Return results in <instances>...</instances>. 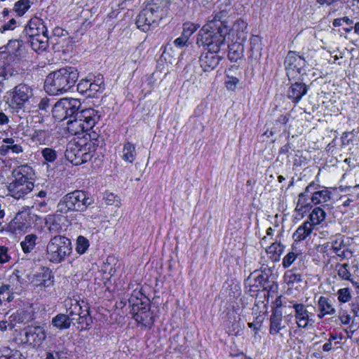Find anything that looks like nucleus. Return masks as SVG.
Segmentation results:
<instances>
[{"instance_id":"34","label":"nucleus","mask_w":359,"mask_h":359,"mask_svg":"<svg viewBox=\"0 0 359 359\" xmlns=\"http://www.w3.org/2000/svg\"><path fill=\"white\" fill-rule=\"evenodd\" d=\"M0 359H26L20 351L6 346H0Z\"/></svg>"},{"instance_id":"37","label":"nucleus","mask_w":359,"mask_h":359,"mask_svg":"<svg viewBox=\"0 0 359 359\" xmlns=\"http://www.w3.org/2000/svg\"><path fill=\"white\" fill-rule=\"evenodd\" d=\"M32 3L30 0H18L13 6V11L17 16H23L30 8Z\"/></svg>"},{"instance_id":"18","label":"nucleus","mask_w":359,"mask_h":359,"mask_svg":"<svg viewBox=\"0 0 359 359\" xmlns=\"http://www.w3.org/2000/svg\"><path fill=\"white\" fill-rule=\"evenodd\" d=\"M65 306L72 320H75V316H77V314L83 311V308H87L88 304L81 298L80 295L73 294L65 299Z\"/></svg>"},{"instance_id":"22","label":"nucleus","mask_w":359,"mask_h":359,"mask_svg":"<svg viewBox=\"0 0 359 359\" xmlns=\"http://www.w3.org/2000/svg\"><path fill=\"white\" fill-rule=\"evenodd\" d=\"M61 214L57 212L55 215H48L46 217L45 226L50 233H58L62 230L66 217Z\"/></svg>"},{"instance_id":"40","label":"nucleus","mask_w":359,"mask_h":359,"mask_svg":"<svg viewBox=\"0 0 359 359\" xmlns=\"http://www.w3.org/2000/svg\"><path fill=\"white\" fill-rule=\"evenodd\" d=\"M133 318L138 325L145 327L152 325L154 322L151 312H143L140 314H135Z\"/></svg>"},{"instance_id":"32","label":"nucleus","mask_w":359,"mask_h":359,"mask_svg":"<svg viewBox=\"0 0 359 359\" xmlns=\"http://www.w3.org/2000/svg\"><path fill=\"white\" fill-rule=\"evenodd\" d=\"M136 149L135 144L127 142L123 144L122 150V159L130 163H133L136 158Z\"/></svg>"},{"instance_id":"21","label":"nucleus","mask_w":359,"mask_h":359,"mask_svg":"<svg viewBox=\"0 0 359 359\" xmlns=\"http://www.w3.org/2000/svg\"><path fill=\"white\" fill-rule=\"evenodd\" d=\"M332 192L327 188L324 187L321 190L315 191L311 193V201L315 204H321V206L330 210L333 206L328 203L331 200Z\"/></svg>"},{"instance_id":"53","label":"nucleus","mask_w":359,"mask_h":359,"mask_svg":"<svg viewBox=\"0 0 359 359\" xmlns=\"http://www.w3.org/2000/svg\"><path fill=\"white\" fill-rule=\"evenodd\" d=\"M66 353L64 351H49L46 352L45 359H60L65 357Z\"/></svg>"},{"instance_id":"42","label":"nucleus","mask_w":359,"mask_h":359,"mask_svg":"<svg viewBox=\"0 0 359 359\" xmlns=\"http://www.w3.org/2000/svg\"><path fill=\"white\" fill-rule=\"evenodd\" d=\"M89 246V241L86 237L83 236L77 237L75 250L79 255H83L86 253Z\"/></svg>"},{"instance_id":"14","label":"nucleus","mask_w":359,"mask_h":359,"mask_svg":"<svg viewBox=\"0 0 359 359\" xmlns=\"http://www.w3.org/2000/svg\"><path fill=\"white\" fill-rule=\"evenodd\" d=\"M129 305L132 307L131 313L140 314L143 312H150V304L149 299L144 296L141 291L135 290L128 299Z\"/></svg>"},{"instance_id":"31","label":"nucleus","mask_w":359,"mask_h":359,"mask_svg":"<svg viewBox=\"0 0 359 359\" xmlns=\"http://www.w3.org/2000/svg\"><path fill=\"white\" fill-rule=\"evenodd\" d=\"M73 320L69 315L60 313L52 319V325L59 330H65L70 327Z\"/></svg>"},{"instance_id":"39","label":"nucleus","mask_w":359,"mask_h":359,"mask_svg":"<svg viewBox=\"0 0 359 359\" xmlns=\"http://www.w3.org/2000/svg\"><path fill=\"white\" fill-rule=\"evenodd\" d=\"M308 87L302 83H293V102H298L306 94Z\"/></svg>"},{"instance_id":"48","label":"nucleus","mask_w":359,"mask_h":359,"mask_svg":"<svg viewBox=\"0 0 359 359\" xmlns=\"http://www.w3.org/2000/svg\"><path fill=\"white\" fill-rule=\"evenodd\" d=\"M90 77L82 79L77 84V90L81 94L88 97V88H90Z\"/></svg>"},{"instance_id":"58","label":"nucleus","mask_w":359,"mask_h":359,"mask_svg":"<svg viewBox=\"0 0 359 359\" xmlns=\"http://www.w3.org/2000/svg\"><path fill=\"white\" fill-rule=\"evenodd\" d=\"M35 208L40 212H46L49 210V207L46 201H39L34 203Z\"/></svg>"},{"instance_id":"46","label":"nucleus","mask_w":359,"mask_h":359,"mask_svg":"<svg viewBox=\"0 0 359 359\" xmlns=\"http://www.w3.org/2000/svg\"><path fill=\"white\" fill-rule=\"evenodd\" d=\"M250 50L252 51V55L260 56L261 55V47H260V39L258 36L253 35L250 38Z\"/></svg>"},{"instance_id":"26","label":"nucleus","mask_w":359,"mask_h":359,"mask_svg":"<svg viewBox=\"0 0 359 359\" xmlns=\"http://www.w3.org/2000/svg\"><path fill=\"white\" fill-rule=\"evenodd\" d=\"M78 318L75 316V320L77 323V329L80 330H86L90 328L93 322L90 316L89 306L83 308V311L77 314Z\"/></svg>"},{"instance_id":"12","label":"nucleus","mask_w":359,"mask_h":359,"mask_svg":"<svg viewBox=\"0 0 359 359\" xmlns=\"http://www.w3.org/2000/svg\"><path fill=\"white\" fill-rule=\"evenodd\" d=\"M78 99L62 98L57 101L52 108L53 117L57 121L72 118L81 107Z\"/></svg>"},{"instance_id":"1","label":"nucleus","mask_w":359,"mask_h":359,"mask_svg":"<svg viewBox=\"0 0 359 359\" xmlns=\"http://www.w3.org/2000/svg\"><path fill=\"white\" fill-rule=\"evenodd\" d=\"M27 57V50L23 40H9L6 45L0 47V77L8 79L15 72L12 65L25 60Z\"/></svg>"},{"instance_id":"8","label":"nucleus","mask_w":359,"mask_h":359,"mask_svg":"<svg viewBox=\"0 0 359 359\" xmlns=\"http://www.w3.org/2000/svg\"><path fill=\"white\" fill-rule=\"evenodd\" d=\"M93 203L85 191L76 190L63 196L57 206V212L67 213L69 211L83 212Z\"/></svg>"},{"instance_id":"27","label":"nucleus","mask_w":359,"mask_h":359,"mask_svg":"<svg viewBox=\"0 0 359 359\" xmlns=\"http://www.w3.org/2000/svg\"><path fill=\"white\" fill-rule=\"evenodd\" d=\"M232 43L228 45L229 48V53L228 57L229 59L231 62H236L238 60L241 59L243 56L244 53V46L243 43L245 42L240 41H231Z\"/></svg>"},{"instance_id":"4","label":"nucleus","mask_w":359,"mask_h":359,"mask_svg":"<svg viewBox=\"0 0 359 359\" xmlns=\"http://www.w3.org/2000/svg\"><path fill=\"white\" fill-rule=\"evenodd\" d=\"M169 0H151L147 2L136 18L137 27L147 32L164 18L170 9Z\"/></svg>"},{"instance_id":"16","label":"nucleus","mask_w":359,"mask_h":359,"mask_svg":"<svg viewBox=\"0 0 359 359\" xmlns=\"http://www.w3.org/2000/svg\"><path fill=\"white\" fill-rule=\"evenodd\" d=\"M226 36L231 41L245 42L248 38V23L241 18L236 20L231 28H228Z\"/></svg>"},{"instance_id":"64","label":"nucleus","mask_w":359,"mask_h":359,"mask_svg":"<svg viewBox=\"0 0 359 359\" xmlns=\"http://www.w3.org/2000/svg\"><path fill=\"white\" fill-rule=\"evenodd\" d=\"M284 281L290 287L292 284V270H287L284 275Z\"/></svg>"},{"instance_id":"3","label":"nucleus","mask_w":359,"mask_h":359,"mask_svg":"<svg viewBox=\"0 0 359 359\" xmlns=\"http://www.w3.org/2000/svg\"><path fill=\"white\" fill-rule=\"evenodd\" d=\"M169 0H151L147 2L136 18L137 27L147 32L164 18L170 9Z\"/></svg>"},{"instance_id":"30","label":"nucleus","mask_w":359,"mask_h":359,"mask_svg":"<svg viewBox=\"0 0 359 359\" xmlns=\"http://www.w3.org/2000/svg\"><path fill=\"white\" fill-rule=\"evenodd\" d=\"M90 88H88V97H94L97 93H102L104 90V84L102 78L95 79L90 77Z\"/></svg>"},{"instance_id":"57","label":"nucleus","mask_w":359,"mask_h":359,"mask_svg":"<svg viewBox=\"0 0 359 359\" xmlns=\"http://www.w3.org/2000/svg\"><path fill=\"white\" fill-rule=\"evenodd\" d=\"M238 83V79L234 76H227V80L225 81L226 87L228 90H233L237 83Z\"/></svg>"},{"instance_id":"2","label":"nucleus","mask_w":359,"mask_h":359,"mask_svg":"<svg viewBox=\"0 0 359 359\" xmlns=\"http://www.w3.org/2000/svg\"><path fill=\"white\" fill-rule=\"evenodd\" d=\"M79 72L75 67H65L50 73L46 80L44 89L51 95L63 94L70 90L77 81Z\"/></svg>"},{"instance_id":"29","label":"nucleus","mask_w":359,"mask_h":359,"mask_svg":"<svg viewBox=\"0 0 359 359\" xmlns=\"http://www.w3.org/2000/svg\"><path fill=\"white\" fill-rule=\"evenodd\" d=\"M326 211L328 210L323 207H316L312 210L309 217L311 226L318 225L325 220Z\"/></svg>"},{"instance_id":"24","label":"nucleus","mask_w":359,"mask_h":359,"mask_svg":"<svg viewBox=\"0 0 359 359\" xmlns=\"http://www.w3.org/2000/svg\"><path fill=\"white\" fill-rule=\"evenodd\" d=\"M285 327V321L283 320V311L279 308H275L270 318L269 332L271 334H276Z\"/></svg>"},{"instance_id":"15","label":"nucleus","mask_w":359,"mask_h":359,"mask_svg":"<svg viewBox=\"0 0 359 359\" xmlns=\"http://www.w3.org/2000/svg\"><path fill=\"white\" fill-rule=\"evenodd\" d=\"M22 341L34 347L40 346L46 338L45 328L42 326L28 327L24 330Z\"/></svg>"},{"instance_id":"43","label":"nucleus","mask_w":359,"mask_h":359,"mask_svg":"<svg viewBox=\"0 0 359 359\" xmlns=\"http://www.w3.org/2000/svg\"><path fill=\"white\" fill-rule=\"evenodd\" d=\"M200 27V25L198 23H194L191 22H185L182 25V32L185 37L189 39L190 36Z\"/></svg>"},{"instance_id":"60","label":"nucleus","mask_w":359,"mask_h":359,"mask_svg":"<svg viewBox=\"0 0 359 359\" xmlns=\"http://www.w3.org/2000/svg\"><path fill=\"white\" fill-rule=\"evenodd\" d=\"M292 265V252H289L283 258V266L284 268H288Z\"/></svg>"},{"instance_id":"50","label":"nucleus","mask_w":359,"mask_h":359,"mask_svg":"<svg viewBox=\"0 0 359 359\" xmlns=\"http://www.w3.org/2000/svg\"><path fill=\"white\" fill-rule=\"evenodd\" d=\"M0 296L2 297L4 302H11L13 299V295L11 294V286L9 285H3L0 287Z\"/></svg>"},{"instance_id":"28","label":"nucleus","mask_w":359,"mask_h":359,"mask_svg":"<svg viewBox=\"0 0 359 359\" xmlns=\"http://www.w3.org/2000/svg\"><path fill=\"white\" fill-rule=\"evenodd\" d=\"M67 130L69 133L74 135L88 132L76 114L67 121Z\"/></svg>"},{"instance_id":"25","label":"nucleus","mask_w":359,"mask_h":359,"mask_svg":"<svg viewBox=\"0 0 359 359\" xmlns=\"http://www.w3.org/2000/svg\"><path fill=\"white\" fill-rule=\"evenodd\" d=\"M293 309L295 311L296 323L299 327H306L309 321L312 320V314L306 309L302 304H293Z\"/></svg>"},{"instance_id":"51","label":"nucleus","mask_w":359,"mask_h":359,"mask_svg":"<svg viewBox=\"0 0 359 359\" xmlns=\"http://www.w3.org/2000/svg\"><path fill=\"white\" fill-rule=\"evenodd\" d=\"M337 294L338 299L340 302H348L351 298L350 291L348 288H342L339 290L337 292Z\"/></svg>"},{"instance_id":"33","label":"nucleus","mask_w":359,"mask_h":359,"mask_svg":"<svg viewBox=\"0 0 359 359\" xmlns=\"http://www.w3.org/2000/svg\"><path fill=\"white\" fill-rule=\"evenodd\" d=\"M37 236L33 233L25 236L20 242V246L25 254H29L32 252L36 245Z\"/></svg>"},{"instance_id":"17","label":"nucleus","mask_w":359,"mask_h":359,"mask_svg":"<svg viewBox=\"0 0 359 359\" xmlns=\"http://www.w3.org/2000/svg\"><path fill=\"white\" fill-rule=\"evenodd\" d=\"M75 114L81 119L82 124L88 132L93 129L100 117L98 111L93 108L78 110Z\"/></svg>"},{"instance_id":"52","label":"nucleus","mask_w":359,"mask_h":359,"mask_svg":"<svg viewBox=\"0 0 359 359\" xmlns=\"http://www.w3.org/2000/svg\"><path fill=\"white\" fill-rule=\"evenodd\" d=\"M11 257L8 254V249L7 247L0 245V264H4L8 262Z\"/></svg>"},{"instance_id":"45","label":"nucleus","mask_w":359,"mask_h":359,"mask_svg":"<svg viewBox=\"0 0 359 359\" xmlns=\"http://www.w3.org/2000/svg\"><path fill=\"white\" fill-rule=\"evenodd\" d=\"M337 274L342 280H349L353 283L352 279H351V273L348 270L349 264L344 263L342 264H337Z\"/></svg>"},{"instance_id":"62","label":"nucleus","mask_w":359,"mask_h":359,"mask_svg":"<svg viewBox=\"0 0 359 359\" xmlns=\"http://www.w3.org/2000/svg\"><path fill=\"white\" fill-rule=\"evenodd\" d=\"M10 151L13 154H20L23 152L22 147L20 144H14L11 147H9Z\"/></svg>"},{"instance_id":"5","label":"nucleus","mask_w":359,"mask_h":359,"mask_svg":"<svg viewBox=\"0 0 359 359\" xmlns=\"http://www.w3.org/2000/svg\"><path fill=\"white\" fill-rule=\"evenodd\" d=\"M215 22H207L200 29L196 43L200 46L206 47V50L220 51L226 46V38L228 29L222 27V23L218 25Z\"/></svg>"},{"instance_id":"6","label":"nucleus","mask_w":359,"mask_h":359,"mask_svg":"<svg viewBox=\"0 0 359 359\" xmlns=\"http://www.w3.org/2000/svg\"><path fill=\"white\" fill-rule=\"evenodd\" d=\"M34 170L27 164L15 169L12 175L13 180L8 185L9 194L15 199L23 198L34 188Z\"/></svg>"},{"instance_id":"11","label":"nucleus","mask_w":359,"mask_h":359,"mask_svg":"<svg viewBox=\"0 0 359 359\" xmlns=\"http://www.w3.org/2000/svg\"><path fill=\"white\" fill-rule=\"evenodd\" d=\"M95 151L91 142L84 140L71 141L67 144L65 158L75 165H81L90 161Z\"/></svg>"},{"instance_id":"49","label":"nucleus","mask_w":359,"mask_h":359,"mask_svg":"<svg viewBox=\"0 0 359 359\" xmlns=\"http://www.w3.org/2000/svg\"><path fill=\"white\" fill-rule=\"evenodd\" d=\"M19 216L17 215L8 225V231L15 233L17 231H22L25 227V224H22L19 220Z\"/></svg>"},{"instance_id":"63","label":"nucleus","mask_w":359,"mask_h":359,"mask_svg":"<svg viewBox=\"0 0 359 359\" xmlns=\"http://www.w3.org/2000/svg\"><path fill=\"white\" fill-rule=\"evenodd\" d=\"M339 318H340L341 323L344 325H348L350 323L351 319L350 315H348L346 313L341 314L339 316Z\"/></svg>"},{"instance_id":"19","label":"nucleus","mask_w":359,"mask_h":359,"mask_svg":"<svg viewBox=\"0 0 359 359\" xmlns=\"http://www.w3.org/2000/svg\"><path fill=\"white\" fill-rule=\"evenodd\" d=\"M219 53V51L207 50L201 54L200 63L204 72H210L217 67L222 58Z\"/></svg>"},{"instance_id":"38","label":"nucleus","mask_w":359,"mask_h":359,"mask_svg":"<svg viewBox=\"0 0 359 359\" xmlns=\"http://www.w3.org/2000/svg\"><path fill=\"white\" fill-rule=\"evenodd\" d=\"M285 246L280 243H273L267 247L266 251L269 255H271V258L274 261H278L281 254L284 252Z\"/></svg>"},{"instance_id":"10","label":"nucleus","mask_w":359,"mask_h":359,"mask_svg":"<svg viewBox=\"0 0 359 359\" xmlns=\"http://www.w3.org/2000/svg\"><path fill=\"white\" fill-rule=\"evenodd\" d=\"M33 95L32 87L22 83L6 91L4 95V101L11 109L18 111L26 107Z\"/></svg>"},{"instance_id":"20","label":"nucleus","mask_w":359,"mask_h":359,"mask_svg":"<svg viewBox=\"0 0 359 359\" xmlns=\"http://www.w3.org/2000/svg\"><path fill=\"white\" fill-rule=\"evenodd\" d=\"M311 185L307 186L305 191L299 194L298 201L294 209L295 215H293L295 219L299 220L304 217V214L311 210L309 200L311 197L309 195V189Z\"/></svg>"},{"instance_id":"59","label":"nucleus","mask_w":359,"mask_h":359,"mask_svg":"<svg viewBox=\"0 0 359 359\" xmlns=\"http://www.w3.org/2000/svg\"><path fill=\"white\" fill-rule=\"evenodd\" d=\"M342 246H344L343 241H338L335 240L332 242V248L337 255H339V252L341 250Z\"/></svg>"},{"instance_id":"9","label":"nucleus","mask_w":359,"mask_h":359,"mask_svg":"<svg viewBox=\"0 0 359 359\" xmlns=\"http://www.w3.org/2000/svg\"><path fill=\"white\" fill-rule=\"evenodd\" d=\"M72 252V243L68 238L57 235L48 242L46 249V259L55 264L63 262Z\"/></svg>"},{"instance_id":"55","label":"nucleus","mask_w":359,"mask_h":359,"mask_svg":"<svg viewBox=\"0 0 359 359\" xmlns=\"http://www.w3.org/2000/svg\"><path fill=\"white\" fill-rule=\"evenodd\" d=\"M16 26V20L13 18L3 25L0 23V33L4 34L8 30H13Z\"/></svg>"},{"instance_id":"7","label":"nucleus","mask_w":359,"mask_h":359,"mask_svg":"<svg viewBox=\"0 0 359 359\" xmlns=\"http://www.w3.org/2000/svg\"><path fill=\"white\" fill-rule=\"evenodd\" d=\"M28 36L32 49L37 53L46 50L48 46V29L39 18L31 20L23 31Z\"/></svg>"},{"instance_id":"54","label":"nucleus","mask_w":359,"mask_h":359,"mask_svg":"<svg viewBox=\"0 0 359 359\" xmlns=\"http://www.w3.org/2000/svg\"><path fill=\"white\" fill-rule=\"evenodd\" d=\"M51 106V100L47 97H41L38 103V109L41 111H47Z\"/></svg>"},{"instance_id":"13","label":"nucleus","mask_w":359,"mask_h":359,"mask_svg":"<svg viewBox=\"0 0 359 359\" xmlns=\"http://www.w3.org/2000/svg\"><path fill=\"white\" fill-rule=\"evenodd\" d=\"M270 275L269 269L264 268L259 270H255L251 272L245 280V287L246 290L254 295V293L261 289L266 290L268 279Z\"/></svg>"},{"instance_id":"36","label":"nucleus","mask_w":359,"mask_h":359,"mask_svg":"<svg viewBox=\"0 0 359 359\" xmlns=\"http://www.w3.org/2000/svg\"><path fill=\"white\" fill-rule=\"evenodd\" d=\"M318 308L320 312L322 313L321 316L318 315L319 317H323L325 315L329 314L332 315L335 313V309L331 304L330 300L325 297H320L318 299Z\"/></svg>"},{"instance_id":"47","label":"nucleus","mask_w":359,"mask_h":359,"mask_svg":"<svg viewBox=\"0 0 359 359\" xmlns=\"http://www.w3.org/2000/svg\"><path fill=\"white\" fill-rule=\"evenodd\" d=\"M103 199L108 205H114L116 207H119L121 205L118 196L111 192H105Z\"/></svg>"},{"instance_id":"61","label":"nucleus","mask_w":359,"mask_h":359,"mask_svg":"<svg viewBox=\"0 0 359 359\" xmlns=\"http://www.w3.org/2000/svg\"><path fill=\"white\" fill-rule=\"evenodd\" d=\"M45 276L47 277V278L43 279V281L39 285L44 287H48L53 285V280L51 279V276L50 273L45 275Z\"/></svg>"},{"instance_id":"23","label":"nucleus","mask_w":359,"mask_h":359,"mask_svg":"<svg viewBox=\"0 0 359 359\" xmlns=\"http://www.w3.org/2000/svg\"><path fill=\"white\" fill-rule=\"evenodd\" d=\"M232 13V7L229 3L225 5L221 4L219 11L215 12L212 20L208 21V22H215L214 24L216 25L222 22L223 24L222 27L228 29L227 18L231 15Z\"/></svg>"},{"instance_id":"41","label":"nucleus","mask_w":359,"mask_h":359,"mask_svg":"<svg viewBox=\"0 0 359 359\" xmlns=\"http://www.w3.org/2000/svg\"><path fill=\"white\" fill-rule=\"evenodd\" d=\"M41 153L46 164L54 163L57 158V151L50 147L42 149Z\"/></svg>"},{"instance_id":"56","label":"nucleus","mask_w":359,"mask_h":359,"mask_svg":"<svg viewBox=\"0 0 359 359\" xmlns=\"http://www.w3.org/2000/svg\"><path fill=\"white\" fill-rule=\"evenodd\" d=\"M189 39L185 37L183 34H181L180 36L175 39L173 41V43L175 47L177 48H183L184 46H187L188 45Z\"/></svg>"},{"instance_id":"35","label":"nucleus","mask_w":359,"mask_h":359,"mask_svg":"<svg viewBox=\"0 0 359 359\" xmlns=\"http://www.w3.org/2000/svg\"><path fill=\"white\" fill-rule=\"evenodd\" d=\"M312 229L311 224L309 221H306L293 233V238H295L296 241H302L311 233Z\"/></svg>"},{"instance_id":"44","label":"nucleus","mask_w":359,"mask_h":359,"mask_svg":"<svg viewBox=\"0 0 359 359\" xmlns=\"http://www.w3.org/2000/svg\"><path fill=\"white\" fill-rule=\"evenodd\" d=\"M49 132L46 130H35L32 135V140L39 144H45L49 137Z\"/></svg>"}]
</instances>
